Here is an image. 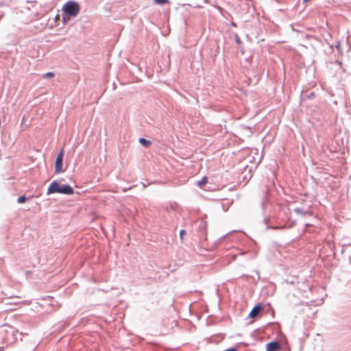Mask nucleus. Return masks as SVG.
Wrapping results in <instances>:
<instances>
[{
    "instance_id": "1",
    "label": "nucleus",
    "mask_w": 351,
    "mask_h": 351,
    "mask_svg": "<svg viewBox=\"0 0 351 351\" xmlns=\"http://www.w3.org/2000/svg\"><path fill=\"white\" fill-rule=\"evenodd\" d=\"M80 10V4L74 1L66 2L62 7V19L65 23L72 17H75Z\"/></svg>"
},
{
    "instance_id": "2",
    "label": "nucleus",
    "mask_w": 351,
    "mask_h": 351,
    "mask_svg": "<svg viewBox=\"0 0 351 351\" xmlns=\"http://www.w3.org/2000/svg\"><path fill=\"white\" fill-rule=\"evenodd\" d=\"M55 193L72 195L74 193V189L69 184H60L56 180H53L49 184L47 194L50 195Z\"/></svg>"
},
{
    "instance_id": "3",
    "label": "nucleus",
    "mask_w": 351,
    "mask_h": 351,
    "mask_svg": "<svg viewBox=\"0 0 351 351\" xmlns=\"http://www.w3.org/2000/svg\"><path fill=\"white\" fill-rule=\"evenodd\" d=\"M64 151L62 149L58 154L56 162H55V171L56 173H60L63 171L62 164H63Z\"/></svg>"
},
{
    "instance_id": "4",
    "label": "nucleus",
    "mask_w": 351,
    "mask_h": 351,
    "mask_svg": "<svg viewBox=\"0 0 351 351\" xmlns=\"http://www.w3.org/2000/svg\"><path fill=\"white\" fill-rule=\"evenodd\" d=\"M263 306L261 303L257 304L254 308L251 310L250 313L248 315V317L250 318L256 317L260 313L263 311Z\"/></svg>"
},
{
    "instance_id": "5",
    "label": "nucleus",
    "mask_w": 351,
    "mask_h": 351,
    "mask_svg": "<svg viewBox=\"0 0 351 351\" xmlns=\"http://www.w3.org/2000/svg\"><path fill=\"white\" fill-rule=\"evenodd\" d=\"M280 348V343L276 341H271L268 343L266 346V351H277Z\"/></svg>"
},
{
    "instance_id": "6",
    "label": "nucleus",
    "mask_w": 351,
    "mask_h": 351,
    "mask_svg": "<svg viewBox=\"0 0 351 351\" xmlns=\"http://www.w3.org/2000/svg\"><path fill=\"white\" fill-rule=\"evenodd\" d=\"M139 143L144 147H148L152 144V142L149 140H147L145 138H140Z\"/></svg>"
},
{
    "instance_id": "7",
    "label": "nucleus",
    "mask_w": 351,
    "mask_h": 351,
    "mask_svg": "<svg viewBox=\"0 0 351 351\" xmlns=\"http://www.w3.org/2000/svg\"><path fill=\"white\" fill-rule=\"evenodd\" d=\"M206 228V222L203 219L200 220V221L199 223V227H198L199 230L201 232H205Z\"/></svg>"
},
{
    "instance_id": "8",
    "label": "nucleus",
    "mask_w": 351,
    "mask_h": 351,
    "mask_svg": "<svg viewBox=\"0 0 351 351\" xmlns=\"http://www.w3.org/2000/svg\"><path fill=\"white\" fill-rule=\"evenodd\" d=\"M294 212L297 214L302 215H306L308 213V210H305L302 208L297 207L294 209Z\"/></svg>"
},
{
    "instance_id": "9",
    "label": "nucleus",
    "mask_w": 351,
    "mask_h": 351,
    "mask_svg": "<svg viewBox=\"0 0 351 351\" xmlns=\"http://www.w3.org/2000/svg\"><path fill=\"white\" fill-rule=\"evenodd\" d=\"M269 218H265L263 219V223L266 226V229H278V227H273V226H268V223L269 221Z\"/></svg>"
},
{
    "instance_id": "10",
    "label": "nucleus",
    "mask_w": 351,
    "mask_h": 351,
    "mask_svg": "<svg viewBox=\"0 0 351 351\" xmlns=\"http://www.w3.org/2000/svg\"><path fill=\"white\" fill-rule=\"evenodd\" d=\"M28 199L25 195H21L17 199V202L19 204H23L26 202V200Z\"/></svg>"
},
{
    "instance_id": "11",
    "label": "nucleus",
    "mask_w": 351,
    "mask_h": 351,
    "mask_svg": "<svg viewBox=\"0 0 351 351\" xmlns=\"http://www.w3.org/2000/svg\"><path fill=\"white\" fill-rule=\"evenodd\" d=\"M208 181V179L206 177H203L199 181L197 182V185L199 186H204Z\"/></svg>"
},
{
    "instance_id": "12",
    "label": "nucleus",
    "mask_w": 351,
    "mask_h": 351,
    "mask_svg": "<svg viewBox=\"0 0 351 351\" xmlns=\"http://www.w3.org/2000/svg\"><path fill=\"white\" fill-rule=\"evenodd\" d=\"M153 1L156 4H165L170 3L169 0H153Z\"/></svg>"
},
{
    "instance_id": "13",
    "label": "nucleus",
    "mask_w": 351,
    "mask_h": 351,
    "mask_svg": "<svg viewBox=\"0 0 351 351\" xmlns=\"http://www.w3.org/2000/svg\"><path fill=\"white\" fill-rule=\"evenodd\" d=\"M267 204V203L266 199L264 198L261 203V207H262L263 210H265L266 209Z\"/></svg>"
},
{
    "instance_id": "14",
    "label": "nucleus",
    "mask_w": 351,
    "mask_h": 351,
    "mask_svg": "<svg viewBox=\"0 0 351 351\" xmlns=\"http://www.w3.org/2000/svg\"><path fill=\"white\" fill-rule=\"evenodd\" d=\"M234 40L237 44H239V45L241 44V40L240 37L239 36V35L237 34L234 35Z\"/></svg>"
},
{
    "instance_id": "15",
    "label": "nucleus",
    "mask_w": 351,
    "mask_h": 351,
    "mask_svg": "<svg viewBox=\"0 0 351 351\" xmlns=\"http://www.w3.org/2000/svg\"><path fill=\"white\" fill-rule=\"evenodd\" d=\"M54 76V73L53 72H48L45 74V77H51Z\"/></svg>"
},
{
    "instance_id": "16",
    "label": "nucleus",
    "mask_w": 351,
    "mask_h": 351,
    "mask_svg": "<svg viewBox=\"0 0 351 351\" xmlns=\"http://www.w3.org/2000/svg\"><path fill=\"white\" fill-rule=\"evenodd\" d=\"M315 96V93L313 92L310 93L308 95H306V97L307 98H313Z\"/></svg>"
},
{
    "instance_id": "17",
    "label": "nucleus",
    "mask_w": 351,
    "mask_h": 351,
    "mask_svg": "<svg viewBox=\"0 0 351 351\" xmlns=\"http://www.w3.org/2000/svg\"><path fill=\"white\" fill-rule=\"evenodd\" d=\"M185 230H181L180 232V237L181 239H183V235L185 234Z\"/></svg>"
},
{
    "instance_id": "18",
    "label": "nucleus",
    "mask_w": 351,
    "mask_h": 351,
    "mask_svg": "<svg viewBox=\"0 0 351 351\" xmlns=\"http://www.w3.org/2000/svg\"><path fill=\"white\" fill-rule=\"evenodd\" d=\"M335 48L337 50H340V49H341V44H340L339 41L337 42V44L335 45Z\"/></svg>"
},
{
    "instance_id": "19",
    "label": "nucleus",
    "mask_w": 351,
    "mask_h": 351,
    "mask_svg": "<svg viewBox=\"0 0 351 351\" xmlns=\"http://www.w3.org/2000/svg\"><path fill=\"white\" fill-rule=\"evenodd\" d=\"M224 351H237V348H230L225 350Z\"/></svg>"
},
{
    "instance_id": "20",
    "label": "nucleus",
    "mask_w": 351,
    "mask_h": 351,
    "mask_svg": "<svg viewBox=\"0 0 351 351\" xmlns=\"http://www.w3.org/2000/svg\"><path fill=\"white\" fill-rule=\"evenodd\" d=\"M204 1L205 3H208V0H204Z\"/></svg>"
},
{
    "instance_id": "21",
    "label": "nucleus",
    "mask_w": 351,
    "mask_h": 351,
    "mask_svg": "<svg viewBox=\"0 0 351 351\" xmlns=\"http://www.w3.org/2000/svg\"><path fill=\"white\" fill-rule=\"evenodd\" d=\"M303 1L305 2V1H307L308 0H303Z\"/></svg>"
}]
</instances>
